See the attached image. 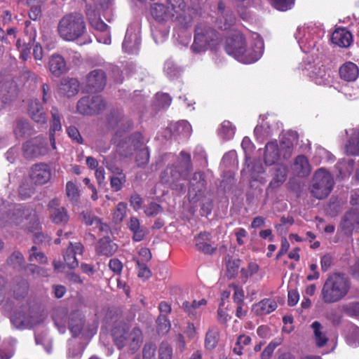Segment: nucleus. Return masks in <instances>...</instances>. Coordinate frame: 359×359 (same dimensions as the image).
I'll return each instance as SVG.
<instances>
[{"label": "nucleus", "mask_w": 359, "mask_h": 359, "mask_svg": "<svg viewBox=\"0 0 359 359\" xmlns=\"http://www.w3.org/2000/svg\"><path fill=\"white\" fill-rule=\"evenodd\" d=\"M350 287V280L345 274L331 273L323 284L320 293L321 298L326 304L337 302L348 294Z\"/></svg>", "instance_id": "nucleus-1"}, {"label": "nucleus", "mask_w": 359, "mask_h": 359, "mask_svg": "<svg viewBox=\"0 0 359 359\" xmlns=\"http://www.w3.org/2000/svg\"><path fill=\"white\" fill-rule=\"evenodd\" d=\"M86 32V22L83 15L79 13L65 15L57 25L59 36L65 41H74L80 38Z\"/></svg>", "instance_id": "nucleus-2"}, {"label": "nucleus", "mask_w": 359, "mask_h": 359, "mask_svg": "<svg viewBox=\"0 0 359 359\" xmlns=\"http://www.w3.org/2000/svg\"><path fill=\"white\" fill-rule=\"evenodd\" d=\"M218 42L217 32L208 25L200 23L195 27L194 39L191 50L195 53H200L208 48H215Z\"/></svg>", "instance_id": "nucleus-3"}, {"label": "nucleus", "mask_w": 359, "mask_h": 359, "mask_svg": "<svg viewBox=\"0 0 359 359\" xmlns=\"http://www.w3.org/2000/svg\"><path fill=\"white\" fill-rule=\"evenodd\" d=\"M113 340L118 349L128 347L134 353L140 347L142 341V332L139 327H135L130 331L124 328L115 327L112 331Z\"/></svg>", "instance_id": "nucleus-4"}, {"label": "nucleus", "mask_w": 359, "mask_h": 359, "mask_svg": "<svg viewBox=\"0 0 359 359\" xmlns=\"http://www.w3.org/2000/svg\"><path fill=\"white\" fill-rule=\"evenodd\" d=\"M334 184L331 174L324 168H319L314 172L311 181V194L318 199H323L330 194Z\"/></svg>", "instance_id": "nucleus-5"}, {"label": "nucleus", "mask_w": 359, "mask_h": 359, "mask_svg": "<svg viewBox=\"0 0 359 359\" xmlns=\"http://www.w3.org/2000/svg\"><path fill=\"white\" fill-rule=\"evenodd\" d=\"M106 102L100 95L85 96L77 103L78 111L83 115H93L104 110Z\"/></svg>", "instance_id": "nucleus-6"}, {"label": "nucleus", "mask_w": 359, "mask_h": 359, "mask_svg": "<svg viewBox=\"0 0 359 359\" xmlns=\"http://www.w3.org/2000/svg\"><path fill=\"white\" fill-rule=\"evenodd\" d=\"M24 156L27 158H38L48 153L46 139L37 136L27 140L22 146Z\"/></svg>", "instance_id": "nucleus-7"}, {"label": "nucleus", "mask_w": 359, "mask_h": 359, "mask_svg": "<svg viewBox=\"0 0 359 359\" xmlns=\"http://www.w3.org/2000/svg\"><path fill=\"white\" fill-rule=\"evenodd\" d=\"M29 176L34 184L43 185L50 180L52 171L48 164L42 162L37 163L31 166Z\"/></svg>", "instance_id": "nucleus-8"}, {"label": "nucleus", "mask_w": 359, "mask_h": 359, "mask_svg": "<svg viewBox=\"0 0 359 359\" xmlns=\"http://www.w3.org/2000/svg\"><path fill=\"white\" fill-rule=\"evenodd\" d=\"M11 321L18 329H29L39 323L38 314L33 311H16L11 317Z\"/></svg>", "instance_id": "nucleus-9"}, {"label": "nucleus", "mask_w": 359, "mask_h": 359, "mask_svg": "<svg viewBox=\"0 0 359 359\" xmlns=\"http://www.w3.org/2000/svg\"><path fill=\"white\" fill-rule=\"evenodd\" d=\"M2 208H1L0 212ZM29 217H31V219H35L36 218L34 214L33 215H29L25 212V210L20 205L15 207L12 212L6 213V215L0 212V218L5 222L20 226L22 228H29L25 222L28 220Z\"/></svg>", "instance_id": "nucleus-10"}, {"label": "nucleus", "mask_w": 359, "mask_h": 359, "mask_svg": "<svg viewBox=\"0 0 359 359\" xmlns=\"http://www.w3.org/2000/svg\"><path fill=\"white\" fill-rule=\"evenodd\" d=\"M180 180H183V176L180 174L175 164L168 165L160 175L161 182L168 185L172 189L182 190L184 189L183 184H177Z\"/></svg>", "instance_id": "nucleus-11"}, {"label": "nucleus", "mask_w": 359, "mask_h": 359, "mask_svg": "<svg viewBox=\"0 0 359 359\" xmlns=\"http://www.w3.org/2000/svg\"><path fill=\"white\" fill-rule=\"evenodd\" d=\"M48 210L50 220L55 224L65 225L69 219V215L65 207L60 205L57 198H53L48 204Z\"/></svg>", "instance_id": "nucleus-12"}, {"label": "nucleus", "mask_w": 359, "mask_h": 359, "mask_svg": "<svg viewBox=\"0 0 359 359\" xmlns=\"http://www.w3.org/2000/svg\"><path fill=\"white\" fill-rule=\"evenodd\" d=\"M143 146V137L141 133H135L128 137L126 141L118 144V152L121 156L127 158L135 151Z\"/></svg>", "instance_id": "nucleus-13"}, {"label": "nucleus", "mask_w": 359, "mask_h": 359, "mask_svg": "<svg viewBox=\"0 0 359 359\" xmlns=\"http://www.w3.org/2000/svg\"><path fill=\"white\" fill-rule=\"evenodd\" d=\"M106 82L105 72L102 69H94L87 75L86 88L89 92H99L104 89Z\"/></svg>", "instance_id": "nucleus-14"}, {"label": "nucleus", "mask_w": 359, "mask_h": 359, "mask_svg": "<svg viewBox=\"0 0 359 359\" xmlns=\"http://www.w3.org/2000/svg\"><path fill=\"white\" fill-rule=\"evenodd\" d=\"M245 43L244 36L241 33L237 32L226 39L224 49L227 54L238 60L239 56L242 55Z\"/></svg>", "instance_id": "nucleus-15"}, {"label": "nucleus", "mask_w": 359, "mask_h": 359, "mask_svg": "<svg viewBox=\"0 0 359 359\" xmlns=\"http://www.w3.org/2000/svg\"><path fill=\"white\" fill-rule=\"evenodd\" d=\"M263 53V43L259 41L247 47L246 43L243 47L242 55H240L238 60L243 63H252L259 60Z\"/></svg>", "instance_id": "nucleus-16"}, {"label": "nucleus", "mask_w": 359, "mask_h": 359, "mask_svg": "<svg viewBox=\"0 0 359 359\" xmlns=\"http://www.w3.org/2000/svg\"><path fill=\"white\" fill-rule=\"evenodd\" d=\"M79 86V81L76 79L64 77L60 82L58 93L67 97H71L78 94Z\"/></svg>", "instance_id": "nucleus-17"}, {"label": "nucleus", "mask_w": 359, "mask_h": 359, "mask_svg": "<svg viewBox=\"0 0 359 359\" xmlns=\"http://www.w3.org/2000/svg\"><path fill=\"white\" fill-rule=\"evenodd\" d=\"M272 179L269 184L268 189H276L281 186L287 178V168L283 164H277L271 169Z\"/></svg>", "instance_id": "nucleus-18"}, {"label": "nucleus", "mask_w": 359, "mask_h": 359, "mask_svg": "<svg viewBox=\"0 0 359 359\" xmlns=\"http://www.w3.org/2000/svg\"><path fill=\"white\" fill-rule=\"evenodd\" d=\"M332 42L339 47L348 48L353 42L352 34L345 28L336 29L332 34Z\"/></svg>", "instance_id": "nucleus-19"}, {"label": "nucleus", "mask_w": 359, "mask_h": 359, "mask_svg": "<svg viewBox=\"0 0 359 359\" xmlns=\"http://www.w3.org/2000/svg\"><path fill=\"white\" fill-rule=\"evenodd\" d=\"M341 79L347 81H355L359 76L358 67L352 62H346L339 69Z\"/></svg>", "instance_id": "nucleus-20"}, {"label": "nucleus", "mask_w": 359, "mask_h": 359, "mask_svg": "<svg viewBox=\"0 0 359 359\" xmlns=\"http://www.w3.org/2000/svg\"><path fill=\"white\" fill-rule=\"evenodd\" d=\"M309 76L316 84L326 85L330 83V70L323 65H316L310 72Z\"/></svg>", "instance_id": "nucleus-21"}, {"label": "nucleus", "mask_w": 359, "mask_h": 359, "mask_svg": "<svg viewBox=\"0 0 359 359\" xmlns=\"http://www.w3.org/2000/svg\"><path fill=\"white\" fill-rule=\"evenodd\" d=\"M28 112L31 118L39 124L45 125L47 117L43 107L38 100H32L29 104Z\"/></svg>", "instance_id": "nucleus-22"}, {"label": "nucleus", "mask_w": 359, "mask_h": 359, "mask_svg": "<svg viewBox=\"0 0 359 359\" xmlns=\"http://www.w3.org/2000/svg\"><path fill=\"white\" fill-rule=\"evenodd\" d=\"M211 239V235L207 232H201L197 236H195L194 241L196 249L205 254H213L217 249V246H213L208 243Z\"/></svg>", "instance_id": "nucleus-23"}, {"label": "nucleus", "mask_w": 359, "mask_h": 359, "mask_svg": "<svg viewBox=\"0 0 359 359\" xmlns=\"http://www.w3.org/2000/svg\"><path fill=\"white\" fill-rule=\"evenodd\" d=\"M292 170L299 177H305L311 172L308 158L304 155L297 156L292 165Z\"/></svg>", "instance_id": "nucleus-24"}, {"label": "nucleus", "mask_w": 359, "mask_h": 359, "mask_svg": "<svg viewBox=\"0 0 359 359\" xmlns=\"http://www.w3.org/2000/svg\"><path fill=\"white\" fill-rule=\"evenodd\" d=\"M175 165L183 176V180L187 179L193 168L190 154L181 151Z\"/></svg>", "instance_id": "nucleus-25"}, {"label": "nucleus", "mask_w": 359, "mask_h": 359, "mask_svg": "<svg viewBox=\"0 0 359 359\" xmlns=\"http://www.w3.org/2000/svg\"><path fill=\"white\" fill-rule=\"evenodd\" d=\"M48 67L51 74L56 77H59L67 71L65 60L59 55H53L50 57Z\"/></svg>", "instance_id": "nucleus-26"}, {"label": "nucleus", "mask_w": 359, "mask_h": 359, "mask_svg": "<svg viewBox=\"0 0 359 359\" xmlns=\"http://www.w3.org/2000/svg\"><path fill=\"white\" fill-rule=\"evenodd\" d=\"M151 14L158 22H166L173 16L170 9L162 4H154L151 5Z\"/></svg>", "instance_id": "nucleus-27"}, {"label": "nucleus", "mask_w": 359, "mask_h": 359, "mask_svg": "<svg viewBox=\"0 0 359 359\" xmlns=\"http://www.w3.org/2000/svg\"><path fill=\"white\" fill-rule=\"evenodd\" d=\"M280 149L276 142H268L265 146L264 163L271 165L276 163L280 158Z\"/></svg>", "instance_id": "nucleus-28"}, {"label": "nucleus", "mask_w": 359, "mask_h": 359, "mask_svg": "<svg viewBox=\"0 0 359 359\" xmlns=\"http://www.w3.org/2000/svg\"><path fill=\"white\" fill-rule=\"evenodd\" d=\"M359 224V215L355 211L346 212L341 222V227L345 233H351Z\"/></svg>", "instance_id": "nucleus-29"}, {"label": "nucleus", "mask_w": 359, "mask_h": 359, "mask_svg": "<svg viewBox=\"0 0 359 359\" xmlns=\"http://www.w3.org/2000/svg\"><path fill=\"white\" fill-rule=\"evenodd\" d=\"M277 303L271 299H264L252 306V311L257 316L269 314L277 308Z\"/></svg>", "instance_id": "nucleus-30"}, {"label": "nucleus", "mask_w": 359, "mask_h": 359, "mask_svg": "<svg viewBox=\"0 0 359 359\" xmlns=\"http://www.w3.org/2000/svg\"><path fill=\"white\" fill-rule=\"evenodd\" d=\"M69 328L74 336L79 334L83 327L84 320L79 311L71 312L69 318Z\"/></svg>", "instance_id": "nucleus-31"}, {"label": "nucleus", "mask_w": 359, "mask_h": 359, "mask_svg": "<svg viewBox=\"0 0 359 359\" xmlns=\"http://www.w3.org/2000/svg\"><path fill=\"white\" fill-rule=\"evenodd\" d=\"M117 245L109 237L101 238L96 246L97 252L107 257L112 256L117 250Z\"/></svg>", "instance_id": "nucleus-32"}, {"label": "nucleus", "mask_w": 359, "mask_h": 359, "mask_svg": "<svg viewBox=\"0 0 359 359\" xmlns=\"http://www.w3.org/2000/svg\"><path fill=\"white\" fill-rule=\"evenodd\" d=\"M348 155L359 156V128L352 130V133L345 146Z\"/></svg>", "instance_id": "nucleus-33"}, {"label": "nucleus", "mask_w": 359, "mask_h": 359, "mask_svg": "<svg viewBox=\"0 0 359 359\" xmlns=\"http://www.w3.org/2000/svg\"><path fill=\"white\" fill-rule=\"evenodd\" d=\"M236 18L232 11L228 9L224 13L221 14L216 20L217 26L223 30L229 29L235 23Z\"/></svg>", "instance_id": "nucleus-34"}, {"label": "nucleus", "mask_w": 359, "mask_h": 359, "mask_svg": "<svg viewBox=\"0 0 359 359\" xmlns=\"http://www.w3.org/2000/svg\"><path fill=\"white\" fill-rule=\"evenodd\" d=\"M53 318L59 332L64 333L66 330L65 325L67 320V309L65 307L57 309L54 311Z\"/></svg>", "instance_id": "nucleus-35"}, {"label": "nucleus", "mask_w": 359, "mask_h": 359, "mask_svg": "<svg viewBox=\"0 0 359 359\" xmlns=\"http://www.w3.org/2000/svg\"><path fill=\"white\" fill-rule=\"evenodd\" d=\"M311 326L314 332L316 345L318 347H323L327 344L328 338L323 330L322 325L318 321H314Z\"/></svg>", "instance_id": "nucleus-36"}, {"label": "nucleus", "mask_w": 359, "mask_h": 359, "mask_svg": "<svg viewBox=\"0 0 359 359\" xmlns=\"http://www.w3.org/2000/svg\"><path fill=\"white\" fill-rule=\"evenodd\" d=\"M85 345L76 340H71L69 343V348L67 352V358L69 359H80Z\"/></svg>", "instance_id": "nucleus-37"}, {"label": "nucleus", "mask_w": 359, "mask_h": 359, "mask_svg": "<svg viewBox=\"0 0 359 359\" xmlns=\"http://www.w3.org/2000/svg\"><path fill=\"white\" fill-rule=\"evenodd\" d=\"M206 189V181L199 182L198 183L189 186V197L191 201L196 202L199 200L201 196L203 194Z\"/></svg>", "instance_id": "nucleus-38"}, {"label": "nucleus", "mask_w": 359, "mask_h": 359, "mask_svg": "<svg viewBox=\"0 0 359 359\" xmlns=\"http://www.w3.org/2000/svg\"><path fill=\"white\" fill-rule=\"evenodd\" d=\"M139 43L137 35L127 32L122 46L126 52L133 53L137 48Z\"/></svg>", "instance_id": "nucleus-39"}, {"label": "nucleus", "mask_w": 359, "mask_h": 359, "mask_svg": "<svg viewBox=\"0 0 359 359\" xmlns=\"http://www.w3.org/2000/svg\"><path fill=\"white\" fill-rule=\"evenodd\" d=\"M126 182L125 174L119 168H116V175L110 177V185L113 191H120Z\"/></svg>", "instance_id": "nucleus-40"}, {"label": "nucleus", "mask_w": 359, "mask_h": 359, "mask_svg": "<svg viewBox=\"0 0 359 359\" xmlns=\"http://www.w3.org/2000/svg\"><path fill=\"white\" fill-rule=\"evenodd\" d=\"M219 340V332L216 328H211L210 329L205 335V347L208 350H212L214 349Z\"/></svg>", "instance_id": "nucleus-41"}, {"label": "nucleus", "mask_w": 359, "mask_h": 359, "mask_svg": "<svg viewBox=\"0 0 359 359\" xmlns=\"http://www.w3.org/2000/svg\"><path fill=\"white\" fill-rule=\"evenodd\" d=\"M87 15L90 25L94 29L100 32H104L108 29L107 25L105 24L99 17H97V15L94 11H88L87 12Z\"/></svg>", "instance_id": "nucleus-42"}, {"label": "nucleus", "mask_w": 359, "mask_h": 359, "mask_svg": "<svg viewBox=\"0 0 359 359\" xmlns=\"http://www.w3.org/2000/svg\"><path fill=\"white\" fill-rule=\"evenodd\" d=\"M241 265L239 259H229L226 264V276L228 278L232 279L236 278L238 274V269Z\"/></svg>", "instance_id": "nucleus-43"}, {"label": "nucleus", "mask_w": 359, "mask_h": 359, "mask_svg": "<svg viewBox=\"0 0 359 359\" xmlns=\"http://www.w3.org/2000/svg\"><path fill=\"white\" fill-rule=\"evenodd\" d=\"M50 114L52 116V123L50 129V134H55L56 132L62 129L61 118L56 107H52Z\"/></svg>", "instance_id": "nucleus-44"}, {"label": "nucleus", "mask_w": 359, "mask_h": 359, "mask_svg": "<svg viewBox=\"0 0 359 359\" xmlns=\"http://www.w3.org/2000/svg\"><path fill=\"white\" fill-rule=\"evenodd\" d=\"M28 283L25 280L20 281L13 287V295L15 299H20L25 297L28 292Z\"/></svg>", "instance_id": "nucleus-45"}, {"label": "nucleus", "mask_w": 359, "mask_h": 359, "mask_svg": "<svg viewBox=\"0 0 359 359\" xmlns=\"http://www.w3.org/2000/svg\"><path fill=\"white\" fill-rule=\"evenodd\" d=\"M172 346L167 341H162L158 348V359H172Z\"/></svg>", "instance_id": "nucleus-46"}, {"label": "nucleus", "mask_w": 359, "mask_h": 359, "mask_svg": "<svg viewBox=\"0 0 359 359\" xmlns=\"http://www.w3.org/2000/svg\"><path fill=\"white\" fill-rule=\"evenodd\" d=\"M32 128L29 122L26 120H19L15 128V133L18 136H25L31 135Z\"/></svg>", "instance_id": "nucleus-47"}, {"label": "nucleus", "mask_w": 359, "mask_h": 359, "mask_svg": "<svg viewBox=\"0 0 359 359\" xmlns=\"http://www.w3.org/2000/svg\"><path fill=\"white\" fill-rule=\"evenodd\" d=\"M136 156V163L138 166L142 167L146 165L149 160V151L147 147L144 145L137 149Z\"/></svg>", "instance_id": "nucleus-48"}, {"label": "nucleus", "mask_w": 359, "mask_h": 359, "mask_svg": "<svg viewBox=\"0 0 359 359\" xmlns=\"http://www.w3.org/2000/svg\"><path fill=\"white\" fill-rule=\"evenodd\" d=\"M6 262L13 268L22 266L25 262V258L22 254L19 251H14L7 259Z\"/></svg>", "instance_id": "nucleus-49"}, {"label": "nucleus", "mask_w": 359, "mask_h": 359, "mask_svg": "<svg viewBox=\"0 0 359 359\" xmlns=\"http://www.w3.org/2000/svg\"><path fill=\"white\" fill-rule=\"evenodd\" d=\"M126 203L123 202L118 203L113 213V221L116 224L121 222L126 216Z\"/></svg>", "instance_id": "nucleus-50"}, {"label": "nucleus", "mask_w": 359, "mask_h": 359, "mask_svg": "<svg viewBox=\"0 0 359 359\" xmlns=\"http://www.w3.org/2000/svg\"><path fill=\"white\" fill-rule=\"evenodd\" d=\"M156 323L157 332L160 334H166L170 328V321L165 315H159L156 320Z\"/></svg>", "instance_id": "nucleus-51"}, {"label": "nucleus", "mask_w": 359, "mask_h": 359, "mask_svg": "<svg viewBox=\"0 0 359 359\" xmlns=\"http://www.w3.org/2000/svg\"><path fill=\"white\" fill-rule=\"evenodd\" d=\"M281 344L280 339L271 341L263 350L260 355L261 359H270L276 348Z\"/></svg>", "instance_id": "nucleus-52"}, {"label": "nucleus", "mask_w": 359, "mask_h": 359, "mask_svg": "<svg viewBox=\"0 0 359 359\" xmlns=\"http://www.w3.org/2000/svg\"><path fill=\"white\" fill-rule=\"evenodd\" d=\"M35 192V189L33 185L27 182H23L18 189L20 197L22 200L30 198Z\"/></svg>", "instance_id": "nucleus-53"}, {"label": "nucleus", "mask_w": 359, "mask_h": 359, "mask_svg": "<svg viewBox=\"0 0 359 359\" xmlns=\"http://www.w3.org/2000/svg\"><path fill=\"white\" fill-rule=\"evenodd\" d=\"M156 346L153 342H147L142 349L143 359H156Z\"/></svg>", "instance_id": "nucleus-54"}, {"label": "nucleus", "mask_w": 359, "mask_h": 359, "mask_svg": "<svg viewBox=\"0 0 359 359\" xmlns=\"http://www.w3.org/2000/svg\"><path fill=\"white\" fill-rule=\"evenodd\" d=\"M347 341L352 346L356 347L359 346V327L351 326L349 333L347 335Z\"/></svg>", "instance_id": "nucleus-55"}, {"label": "nucleus", "mask_w": 359, "mask_h": 359, "mask_svg": "<svg viewBox=\"0 0 359 359\" xmlns=\"http://www.w3.org/2000/svg\"><path fill=\"white\" fill-rule=\"evenodd\" d=\"M174 130L179 134H183L184 135H188L191 133V127L188 121L182 120L177 122L172 126Z\"/></svg>", "instance_id": "nucleus-56"}, {"label": "nucleus", "mask_w": 359, "mask_h": 359, "mask_svg": "<svg viewBox=\"0 0 359 359\" xmlns=\"http://www.w3.org/2000/svg\"><path fill=\"white\" fill-rule=\"evenodd\" d=\"M64 261L65 264L71 269H74L79 266V262L76 258V255L72 253V250H66L64 254Z\"/></svg>", "instance_id": "nucleus-57"}, {"label": "nucleus", "mask_w": 359, "mask_h": 359, "mask_svg": "<svg viewBox=\"0 0 359 359\" xmlns=\"http://www.w3.org/2000/svg\"><path fill=\"white\" fill-rule=\"evenodd\" d=\"M344 312L351 317L359 316V302H350L343 306Z\"/></svg>", "instance_id": "nucleus-58"}, {"label": "nucleus", "mask_w": 359, "mask_h": 359, "mask_svg": "<svg viewBox=\"0 0 359 359\" xmlns=\"http://www.w3.org/2000/svg\"><path fill=\"white\" fill-rule=\"evenodd\" d=\"M294 0H271V5L277 10L285 11L291 8Z\"/></svg>", "instance_id": "nucleus-59"}, {"label": "nucleus", "mask_w": 359, "mask_h": 359, "mask_svg": "<svg viewBox=\"0 0 359 359\" xmlns=\"http://www.w3.org/2000/svg\"><path fill=\"white\" fill-rule=\"evenodd\" d=\"M163 211V209L159 204L152 202L145 208L144 213L148 217H155Z\"/></svg>", "instance_id": "nucleus-60"}, {"label": "nucleus", "mask_w": 359, "mask_h": 359, "mask_svg": "<svg viewBox=\"0 0 359 359\" xmlns=\"http://www.w3.org/2000/svg\"><path fill=\"white\" fill-rule=\"evenodd\" d=\"M259 270V266L255 262H250L248 264V269L243 268L241 270V276L245 280L251 277L253 274L256 273Z\"/></svg>", "instance_id": "nucleus-61"}, {"label": "nucleus", "mask_w": 359, "mask_h": 359, "mask_svg": "<svg viewBox=\"0 0 359 359\" xmlns=\"http://www.w3.org/2000/svg\"><path fill=\"white\" fill-rule=\"evenodd\" d=\"M123 121V112L121 110H113L109 116V123L111 126L118 125Z\"/></svg>", "instance_id": "nucleus-62"}, {"label": "nucleus", "mask_w": 359, "mask_h": 359, "mask_svg": "<svg viewBox=\"0 0 359 359\" xmlns=\"http://www.w3.org/2000/svg\"><path fill=\"white\" fill-rule=\"evenodd\" d=\"M199 306L198 305V302L194 300L191 303L185 301L182 303V308L184 310L186 313L189 316H196V310L198 309Z\"/></svg>", "instance_id": "nucleus-63"}, {"label": "nucleus", "mask_w": 359, "mask_h": 359, "mask_svg": "<svg viewBox=\"0 0 359 359\" xmlns=\"http://www.w3.org/2000/svg\"><path fill=\"white\" fill-rule=\"evenodd\" d=\"M37 248L36 246H32L31 248V253L29 257V260L30 262L33 261L35 259L39 262L43 264L46 263L47 258L45 257L44 254L42 252H36Z\"/></svg>", "instance_id": "nucleus-64"}]
</instances>
